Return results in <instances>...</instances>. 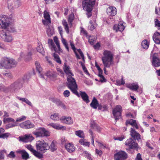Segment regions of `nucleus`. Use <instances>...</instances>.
Masks as SVG:
<instances>
[{"instance_id":"nucleus-21","label":"nucleus","mask_w":160,"mask_h":160,"mask_svg":"<svg viewBox=\"0 0 160 160\" xmlns=\"http://www.w3.org/2000/svg\"><path fill=\"white\" fill-rule=\"evenodd\" d=\"M107 12L109 15L115 16L117 12L116 8L114 7H110L107 9Z\"/></svg>"},{"instance_id":"nucleus-26","label":"nucleus","mask_w":160,"mask_h":160,"mask_svg":"<svg viewBox=\"0 0 160 160\" xmlns=\"http://www.w3.org/2000/svg\"><path fill=\"white\" fill-rule=\"evenodd\" d=\"M128 124H129L132 126L135 127L136 129H138V126L136 122V121L135 120L130 119L127 120L126 122V124L127 126Z\"/></svg>"},{"instance_id":"nucleus-18","label":"nucleus","mask_w":160,"mask_h":160,"mask_svg":"<svg viewBox=\"0 0 160 160\" xmlns=\"http://www.w3.org/2000/svg\"><path fill=\"white\" fill-rule=\"evenodd\" d=\"M90 106L94 109H96L98 107V109H102L101 105L99 104L98 101L95 97L93 98L92 102L90 104Z\"/></svg>"},{"instance_id":"nucleus-36","label":"nucleus","mask_w":160,"mask_h":160,"mask_svg":"<svg viewBox=\"0 0 160 160\" xmlns=\"http://www.w3.org/2000/svg\"><path fill=\"white\" fill-rule=\"evenodd\" d=\"M37 51L38 52L41 53L42 55H44V51L42 45H39L37 48Z\"/></svg>"},{"instance_id":"nucleus-48","label":"nucleus","mask_w":160,"mask_h":160,"mask_svg":"<svg viewBox=\"0 0 160 160\" xmlns=\"http://www.w3.org/2000/svg\"><path fill=\"white\" fill-rule=\"evenodd\" d=\"M50 118L54 120H58L59 119L58 113H55L50 116Z\"/></svg>"},{"instance_id":"nucleus-1","label":"nucleus","mask_w":160,"mask_h":160,"mask_svg":"<svg viewBox=\"0 0 160 160\" xmlns=\"http://www.w3.org/2000/svg\"><path fill=\"white\" fill-rule=\"evenodd\" d=\"M131 129L130 134L134 139H133L132 138L127 139L125 142V144L128 146L130 148H138V144L135 142V141L136 139L138 140L140 139V135L132 128H131Z\"/></svg>"},{"instance_id":"nucleus-52","label":"nucleus","mask_w":160,"mask_h":160,"mask_svg":"<svg viewBox=\"0 0 160 160\" xmlns=\"http://www.w3.org/2000/svg\"><path fill=\"white\" fill-rule=\"evenodd\" d=\"M46 75L51 79L55 77V75L54 74V73L50 71H48L46 73Z\"/></svg>"},{"instance_id":"nucleus-6","label":"nucleus","mask_w":160,"mask_h":160,"mask_svg":"<svg viewBox=\"0 0 160 160\" xmlns=\"http://www.w3.org/2000/svg\"><path fill=\"white\" fill-rule=\"evenodd\" d=\"M36 147L37 151L44 153L49 149L50 147L48 143L44 141H38L36 143Z\"/></svg>"},{"instance_id":"nucleus-64","label":"nucleus","mask_w":160,"mask_h":160,"mask_svg":"<svg viewBox=\"0 0 160 160\" xmlns=\"http://www.w3.org/2000/svg\"><path fill=\"white\" fill-rule=\"evenodd\" d=\"M95 153L100 157H101L102 154V151L100 150H98L97 149H95Z\"/></svg>"},{"instance_id":"nucleus-60","label":"nucleus","mask_w":160,"mask_h":160,"mask_svg":"<svg viewBox=\"0 0 160 160\" xmlns=\"http://www.w3.org/2000/svg\"><path fill=\"white\" fill-rule=\"evenodd\" d=\"M58 30L59 32V33L60 34L61 38H62L63 37L62 36V33L63 32V31L62 29V28L61 26H59L58 28Z\"/></svg>"},{"instance_id":"nucleus-40","label":"nucleus","mask_w":160,"mask_h":160,"mask_svg":"<svg viewBox=\"0 0 160 160\" xmlns=\"http://www.w3.org/2000/svg\"><path fill=\"white\" fill-rule=\"evenodd\" d=\"M61 41L65 48L68 51H69V47L67 42L65 39L63 38V37L61 38Z\"/></svg>"},{"instance_id":"nucleus-54","label":"nucleus","mask_w":160,"mask_h":160,"mask_svg":"<svg viewBox=\"0 0 160 160\" xmlns=\"http://www.w3.org/2000/svg\"><path fill=\"white\" fill-rule=\"evenodd\" d=\"M25 147L27 148L28 150H30L32 153L33 152L35 151V149H34L33 148V147H32L30 144H27L25 146Z\"/></svg>"},{"instance_id":"nucleus-45","label":"nucleus","mask_w":160,"mask_h":160,"mask_svg":"<svg viewBox=\"0 0 160 160\" xmlns=\"http://www.w3.org/2000/svg\"><path fill=\"white\" fill-rule=\"evenodd\" d=\"M74 18V14L73 13H71L68 17V22L71 24L72 25V22Z\"/></svg>"},{"instance_id":"nucleus-14","label":"nucleus","mask_w":160,"mask_h":160,"mask_svg":"<svg viewBox=\"0 0 160 160\" xmlns=\"http://www.w3.org/2000/svg\"><path fill=\"white\" fill-rule=\"evenodd\" d=\"M77 93L74 94L77 96L79 98L81 96L82 100L87 103L90 102L89 97L85 92L80 91L79 93L77 91Z\"/></svg>"},{"instance_id":"nucleus-2","label":"nucleus","mask_w":160,"mask_h":160,"mask_svg":"<svg viewBox=\"0 0 160 160\" xmlns=\"http://www.w3.org/2000/svg\"><path fill=\"white\" fill-rule=\"evenodd\" d=\"M103 56L102 60L104 66L110 68L114 64L113 55L112 52L109 51L105 50L103 52Z\"/></svg>"},{"instance_id":"nucleus-10","label":"nucleus","mask_w":160,"mask_h":160,"mask_svg":"<svg viewBox=\"0 0 160 160\" xmlns=\"http://www.w3.org/2000/svg\"><path fill=\"white\" fill-rule=\"evenodd\" d=\"M21 80H18L12 84L9 88L12 91L16 92L22 87V83Z\"/></svg>"},{"instance_id":"nucleus-39","label":"nucleus","mask_w":160,"mask_h":160,"mask_svg":"<svg viewBox=\"0 0 160 160\" xmlns=\"http://www.w3.org/2000/svg\"><path fill=\"white\" fill-rule=\"evenodd\" d=\"M75 134L80 138H83L84 137L83 132L81 130L76 131Z\"/></svg>"},{"instance_id":"nucleus-51","label":"nucleus","mask_w":160,"mask_h":160,"mask_svg":"<svg viewBox=\"0 0 160 160\" xmlns=\"http://www.w3.org/2000/svg\"><path fill=\"white\" fill-rule=\"evenodd\" d=\"M88 38V42L91 45H93L95 40V38L93 36H89L87 37Z\"/></svg>"},{"instance_id":"nucleus-63","label":"nucleus","mask_w":160,"mask_h":160,"mask_svg":"<svg viewBox=\"0 0 160 160\" xmlns=\"http://www.w3.org/2000/svg\"><path fill=\"white\" fill-rule=\"evenodd\" d=\"M57 71L59 73V74L61 75V76L63 77L64 73L63 71L59 68H58L57 69Z\"/></svg>"},{"instance_id":"nucleus-9","label":"nucleus","mask_w":160,"mask_h":160,"mask_svg":"<svg viewBox=\"0 0 160 160\" xmlns=\"http://www.w3.org/2000/svg\"><path fill=\"white\" fill-rule=\"evenodd\" d=\"M122 111V107L119 105L116 106L113 109L112 114L116 121L121 118Z\"/></svg>"},{"instance_id":"nucleus-53","label":"nucleus","mask_w":160,"mask_h":160,"mask_svg":"<svg viewBox=\"0 0 160 160\" xmlns=\"http://www.w3.org/2000/svg\"><path fill=\"white\" fill-rule=\"evenodd\" d=\"M84 154L85 157L89 160H92L91 157V155L86 151H83L82 154Z\"/></svg>"},{"instance_id":"nucleus-13","label":"nucleus","mask_w":160,"mask_h":160,"mask_svg":"<svg viewBox=\"0 0 160 160\" xmlns=\"http://www.w3.org/2000/svg\"><path fill=\"white\" fill-rule=\"evenodd\" d=\"M0 36L5 42H11L13 40V38L12 36L9 34L4 32L3 30L1 31Z\"/></svg>"},{"instance_id":"nucleus-32","label":"nucleus","mask_w":160,"mask_h":160,"mask_svg":"<svg viewBox=\"0 0 160 160\" xmlns=\"http://www.w3.org/2000/svg\"><path fill=\"white\" fill-rule=\"evenodd\" d=\"M38 151H36L35 150V151H34L33 152L32 154L36 157L39 159L42 158L43 157V155L39 152H38Z\"/></svg>"},{"instance_id":"nucleus-7","label":"nucleus","mask_w":160,"mask_h":160,"mask_svg":"<svg viewBox=\"0 0 160 160\" xmlns=\"http://www.w3.org/2000/svg\"><path fill=\"white\" fill-rule=\"evenodd\" d=\"M53 39L55 42L57 46L56 48L53 40L51 39H49L48 43L51 46V48L52 51H55L56 52L61 51L62 49L60 48L59 42L58 38L57 37H54Z\"/></svg>"},{"instance_id":"nucleus-41","label":"nucleus","mask_w":160,"mask_h":160,"mask_svg":"<svg viewBox=\"0 0 160 160\" xmlns=\"http://www.w3.org/2000/svg\"><path fill=\"white\" fill-rule=\"evenodd\" d=\"M35 65L37 71L39 73L42 72V68L40 65V63L38 62H35Z\"/></svg>"},{"instance_id":"nucleus-27","label":"nucleus","mask_w":160,"mask_h":160,"mask_svg":"<svg viewBox=\"0 0 160 160\" xmlns=\"http://www.w3.org/2000/svg\"><path fill=\"white\" fill-rule=\"evenodd\" d=\"M0 20L1 21H3L4 22H6V23L10 24L11 19L7 15H2L0 16Z\"/></svg>"},{"instance_id":"nucleus-56","label":"nucleus","mask_w":160,"mask_h":160,"mask_svg":"<svg viewBox=\"0 0 160 160\" xmlns=\"http://www.w3.org/2000/svg\"><path fill=\"white\" fill-rule=\"evenodd\" d=\"M14 2L15 4L14 7L15 8L19 7L21 5V2L19 0H14Z\"/></svg>"},{"instance_id":"nucleus-28","label":"nucleus","mask_w":160,"mask_h":160,"mask_svg":"<svg viewBox=\"0 0 160 160\" xmlns=\"http://www.w3.org/2000/svg\"><path fill=\"white\" fill-rule=\"evenodd\" d=\"M50 126L53 128L58 130H66V128L59 124L51 123L50 124Z\"/></svg>"},{"instance_id":"nucleus-33","label":"nucleus","mask_w":160,"mask_h":160,"mask_svg":"<svg viewBox=\"0 0 160 160\" xmlns=\"http://www.w3.org/2000/svg\"><path fill=\"white\" fill-rule=\"evenodd\" d=\"M62 24L64 26V29L66 32L68 34L69 33V28L67 22L65 20L63 19L62 21Z\"/></svg>"},{"instance_id":"nucleus-49","label":"nucleus","mask_w":160,"mask_h":160,"mask_svg":"<svg viewBox=\"0 0 160 160\" xmlns=\"http://www.w3.org/2000/svg\"><path fill=\"white\" fill-rule=\"evenodd\" d=\"M18 124L17 123L14 122L13 123H9L6 126V128L7 129L12 128L13 127L18 126Z\"/></svg>"},{"instance_id":"nucleus-46","label":"nucleus","mask_w":160,"mask_h":160,"mask_svg":"<svg viewBox=\"0 0 160 160\" xmlns=\"http://www.w3.org/2000/svg\"><path fill=\"white\" fill-rule=\"evenodd\" d=\"M155 27L160 30V21L157 19H154Z\"/></svg>"},{"instance_id":"nucleus-50","label":"nucleus","mask_w":160,"mask_h":160,"mask_svg":"<svg viewBox=\"0 0 160 160\" xmlns=\"http://www.w3.org/2000/svg\"><path fill=\"white\" fill-rule=\"evenodd\" d=\"M98 76L100 78V80L98 81L99 82H106V79H105L103 76L102 75V73H101V74H98Z\"/></svg>"},{"instance_id":"nucleus-23","label":"nucleus","mask_w":160,"mask_h":160,"mask_svg":"<svg viewBox=\"0 0 160 160\" xmlns=\"http://www.w3.org/2000/svg\"><path fill=\"white\" fill-rule=\"evenodd\" d=\"M152 38L156 44H160V33L158 32H155L152 37Z\"/></svg>"},{"instance_id":"nucleus-30","label":"nucleus","mask_w":160,"mask_h":160,"mask_svg":"<svg viewBox=\"0 0 160 160\" xmlns=\"http://www.w3.org/2000/svg\"><path fill=\"white\" fill-rule=\"evenodd\" d=\"M91 127L98 132H100L101 130L100 128L93 121H91Z\"/></svg>"},{"instance_id":"nucleus-17","label":"nucleus","mask_w":160,"mask_h":160,"mask_svg":"<svg viewBox=\"0 0 160 160\" xmlns=\"http://www.w3.org/2000/svg\"><path fill=\"white\" fill-rule=\"evenodd\" d=\"M60 120L62 123L68 125L72 124L73 122L72 118L70 117H67L63 116L60 118Z\"/></svg>"},{"instance_id":"nucleus-38","label":"nucleus","mask_w":160,"mask_h":160,"mask_svg":"<svg viewBox=\"0 0 160 160\" xmlns=\"http://www.w3.org/2000/svg\"><path fill=\"white\" fill-rule=\"evenodd\" d=\"M3 122L4 123H9L11 122H16L15 120L11 118H4Z\"/></svg>"},{"instance_id":"nucleus-58","label":"nucleus","mask_w":160,"mask_h":160,"mask_svg":"<svg viewBox=\"0 0 160 160\" xmlns=\"http://www.w3.org/2000/svg\"><path fill=\"white\" fill-rule=\"evenodd\" d=\"M50 149L52 152L55 151L57 149V147L53 142H52L50 145Z\"/></svg>"},{"instance_id":"nucleus-44","label":"nucleus","mask_w":160,"mask_h":160,"mask_svg":"<svg viewBox=\"0 0 160 160\" xmlns=\"http://www.w3.org/2000/svg\"><path fill=\"white\" fill-rule=\"evenodd\" d=\"M96 142L98 143V146L100 148L104 149L108 148V147L106 144L103 143L101 142H99L97 140H96Z\"/></svg>"},{"instance_id":"nucleus-31","label":"nucleus","mask_w":160,"mask_h":160,"mask_svg":"<svg viewBox=\"0 0 160 160\" xmlns=\"http://www.w3.org/2000/svg\"><path fill=\"white\" fill-rule=\"evenodd\" d=\"M32 48L31 49L30 51L25 56H24V58L26 61H29L32 59Z\"/></svg>"},{"instance_id":"nucleus-37","label":"nucleus","mask_w":160,"mask_h":160,"mask_svg":"<svg viewBox=\"0 0 160 160\" xmlns=\"http://www.w3.org/2000/svg\"><path fill=\"white\" fill-rule=\"evenodd\" d=\"M53 56L54 58V60L56 62L60 64L61 63V61L60 60L59 57L57 54L54 53L53 54Z\"/></svg>"},{"instance_id":"nucleus-61","label":"nucleus","mask_w":160,"mask_h":160,"mask_svg":"<svg viewBox=\"0 0 160 160\" xmlns=\"http://www.w3.org/2000/svg\"><path fill=\"white\" fill-rule=\"evenodd\" d=\"M70 94V92L68 90H66L63 93V95L64 97H68L69 96Z\"/></svg>"},{"instance_id":"nucleus-3","label":"nucleus","mask_w":160,"mask_h":160,"mask_svg":"<svg viewBox=\"0 0 160 160\" xmlns=\"http://www.w3.org/2000/svg\"><path fill=\"white\" fill-rule=\"evenodd\" d=\"M96 0H83L82 4L83 9L86 12L88 17L92 15V12L95 4Z\"/></svg>"},{"instance_id":"nucleus-35","label":"nucleus","mask_w":160,"mask_h":160,"mask_svg":"<svg viewBox=\"0 0 160 160\" xmlns=\"http://www.w3.org/2000/svg\"><path fill=\"white\" fill-rule=\"evenodd\" d=\"M10 24L8 23H6V22L3 21H1L0 23V27L1 28L6 29L9 27Z\"/></svg>"},{"instance_id":"nucleus-12","label":"nucleus","mask_w":160,"mask_h":160,"mask_svg":"<svg viewBox=\"0 0 160 160\" xmlns=\"http://www.w3.org/2000/svg\"><path fill=\"white\" fill-rule=\"evenodd\" d=\"M151 57L152 66L155 67H159L160 66V59L158 58V54L157 53H154L153 55H151Z\"/></svg>"},{"instance_id":"nucleus-34","label":"nucleus","mask_w":160,"mask_h":160,"mask_svg":"<svg viewBox=\"0 0 160 160\" xmlns=\"http://www.w3.org/2000/svg\"><path fill=\"white\" fill-rule=\"evenodd\" d=\"M62 24L64 26V29L66 32L68 34L69 33V28L67 22L65 20L63 19L62 21Z\"/></svg>"},{"instance_id":"nucleus-4","label":"nucleus","mask_w":160,"mask_h":160,"mask_svg":"<svg viewBox=\"0 0 160 160\" xmlns=\"http://www.w3.org/2000/svg\"><path fill=\"white\" fill-rule=\"evenodd\" d=\"M17 64V62L14 59L7 57L4 58L0 62L1 68H10L15 66Z\"/></svg>"},{"instance_id":"nucleus-29","label":"nucleus","mask_w":160,"mask_h":160,"mask_svg":"<svg viewBox=\"0 0 160 160\" xmlns=\"http://www.w3.org/2000/svg\"><path fill=\"white\" fill-rule=\"evenodd\" d=\"M127 87L132 90L136 91L138 89L139 87L137 83H132L128 85Z\"/></svg>"},{"instance_id":"nucleus-55","label":"nucleus","mask_w":160,"mask_h":160,"mask_svg":"<svg viewBox=\"0 0 160 160\" xmlns=\"http://www.w3.org/2000/svg\"><path fill=\"white\" fill-rule=\"evenodd\" d=\"M26 118V117L25 116H22L21 117L18 118L15 121L16 123L17 122H21L25 120Z\"/></svg>"},{"instance_id":"nucleus-19","label":"nucleus","mask_w":160,"mask_h":160,"mask_svg":"<svg viewBox=\"0 0 160 160\" xmlns=\"http://www.w3.org/2000/svg\"><path fill=\"white\" fill-rule=\"evenodd\" d=\"M123 24L124 23L122 21L120 22L118 25L116 24L114 26V30H116V32L118 31L120 32L122 31L125 27ZM124 24H125V23H124Z\"/></svg>"},{"instance_id":"nucleus-25","label":"nucleus","mask_w":160,"mask_h":160,"mask_svg":"<svg viewBox=\"0 0 160 160\" xmlns=\"http://www.w3.org/2000/svg\"><path fill=\"white\" fill-rule=\"evenodd\" d=\"M65 148L67 151L69 152H72L75 150V147L71 143L66 144Z\"/></svg>"},{"instance_id":"nucleus-20","label":"nucleus","mask_w":160,"mask_h":160,"mask_svg":"<svg viewBox=\"0 0 160 160\" xmlns=\"http://www.w3.org/2000/svg\"><path fill=\"white\" fill-rule=\"evenodd\" d=\"M44 17L45 20H42V22L44 25H48L51 23L50 16L46 11L44 12Z\"/></svg>"},{"instance_id":"nucleus-8","label":"nucleus","mask_w":160,"mask_h":160,"mask_svg":"<svg viewBox=\"0 0 160 160\" xmlns=\"http://www.w3.org/2000/svg\"><path fill=\"white\" fill-rule=\"evenodd\" d=\"M33 133L36 138L47 137L50 136L49 132L43 128H39L33 132Z\"/></svg>"},{"instance_id":"nucleus-47","label":"nucleus","mask_w":160,"mask_h":160,"mask_svg":"<svg viewBox=\"0 0 160 160\" xmlns=\"http://www.w3.org/2000/svg\"><path fill=\"white\" fill-rule=\"evenodd\" d=\"M6 150L5 149L0 150V160L4 159L5 157L4 153H6Z\"/></svg>"},{"instance_id":"nucleus-62","label":"nucleus","mask_w":160,"mask_h":160,"mask_svg":"<svg viewBox=\"0 0 160 160\" xmlns=\"http://www.w3.org/2000/svg\"><path fill=\"white\" fill-rule=\"evenodd\" d=\"M7 30L10 32H13L15 31V29L13 27H10L9 25V27L8 28Z\"/></svg>"},{"instance_id":"nucleus-5","label":"nucleus","mask_w":160,"mask_h":160,"mask_svg":"<svg viewBox=\"0 0 160 160\" xmlns=\"http://www.w3.org/2000/svg\"><path fill=\"white\" fill-rule=\"evenodd\" d=\"M72 76H68L67 80L68 82L67 86L73 94L77 93L78 89V85L75 79Z\"/></svg>"},{"instance_id":"nucleus-24","label":"nucleus","mask_w":160,"mask_h":160,"mask_svg":"<svg viewBox=\"0 0 160 160\" xmlns=\"http://www.w3.org/2000/svg\"><path fill=\"white\" fill-rule=\"evenodd\" d=\"M63 68L64 72L68 76H73V74L70 70L69 66L67 65L65 63H64Z\"/></svg>"},{"instance_id":"nucleus-11","label":"nucleus","mask_w":160,"mask_h":160,"mask_svg":"<svg viewBox=\"0 0 160 160\" xmlns=\"http://www.w3.org/2000/svg\"><path fill=\"white\" fill-rule=\"evenodd\" d=\"M127 158V153L122 151H119L114 155V160H124Z\"/></svg>"},{"instance_id":"nucleus-16","label":"nucleus","mask_w":160,"mask_h":160,"mask_svg":"<svg viewBox=\"0 0 160 160\" xmlns=\"http://www.w3.org/2000/svg\"><path fill=\"white\" fill-rule=\"evenodd\" d=\"M19 140L25 142H31L34 139V138L30 134L25 135L23 137H19Z\"/></svg>"},{"instance_id":"nucleus-15","label":"nucleus","mask_w":160,"mask_h":160,"mask_svg":"<svg viewBox=\"0 0 160 160\" xmlns=\"http://www.w3.org/2000/svg\"><path fill=\"white\" fill-rule=\"evenodd\" d=\"M19 126L22 128L24 129H29L34 127V125L29 120L24 121L19 125Z\"/></svg>"},{"instance_id":"nucleus-43","label":"nucleus","mask_w":160,"mask_h":160,"mask_svg":"<svg viewBox=\"0 0 160 160\" xmlns=\"http://www.w3.org/2000/svg\"><path fill=\"white\" fill-rule=\"evenodd\" d=\"M47 33L48 36H51L54 34L53 29L48 28L47 30Z\"/></svg>"},{"instance_id":"nucleus-57","label":"nucleus","mask_w":160,"mask_h":160,"mask_svg":"<svg viewBox=\"0 0 160 160\" xmlns=\"http://www.w3.org/2000/svg\"><path fill=\"white\" fill-rule=\"evenodd\" d=\"M15 152L12 151L7 155V157L10 158H14L15 157Z\"/></svg>"},{"instance_id":"nucleus-22","label":"nucleus","mask_w":160,"mask_h":160,"mask_svg":"<svg viewBox=\"0 0 160 160\" xmlns=\"http://www.w3.org/2000/svg\"><path fill=\"white\" fill-rule=\"evenodd\" d=\"M16 152L17 153L21 154L23 159L25 160L29 158V154L25 150H18Z\"/></svg>"},{"instance_id":"nucleus-59","label":"nucleus","mask_w":160,"mask_h":160,"mask_svg":"<svg viewBox=\"0 0 160 160\" xmlns=\"http://www.w3.org/2000/svg\"><path fill=\"white\" fill-rule=\"evenodd\" d=\"M9 135L10 134L9 133H2L1 135H0V138H7Z\"/></svg>"},{"instance_id":"nucleus-42","label":"nucleus","mask_w":160,"mask_h":160,"mask_svg":"<svg viewBox=\"0 0 160 160\" xmlns=\"http://www.w3.org/2000/svg\"><path fill=\"white\" fill-rule=\"evenodd\" d=\"M142 46L144 49H148L149 47V44L147 41L146 40L143 41L142 42Z\"/></svg>"}]
</instances>
